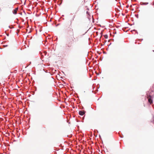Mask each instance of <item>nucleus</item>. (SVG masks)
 Segmentation results:
<instances>
[{"label":"nucleus","mask_w":154,"mask_h":154,"mask_svg":"<svg viewBox=\"0 0 154 154\" xmlns=\"http://www.w3.org/2000/svg\"><path fill=\"white\" fill-rule=\"evenodd\" d=\"M79 37H76L75 38L73 37H71L69 38L68 41V47H71L72 44L75 42H75L78 41Z\"/></svg>","instance_id":"nucleus-1"},{"label":"nucleus","mask_w":154,"mask_h":154,"mask_svg":"<svg viewBox=\"0 0 154 154\" xmlns=\"http://www.w3.org/2000/svg\"><path fill=\"white\" fill-rule=\"evenodd\" d=\"M152 96L148 94L147 95V98L148 99V102L150 104L152 103Z\"/></svg>","instance_id":"nucleus-2"},{"label":"nucleus","mask_w":154,"mask_h":154,"mask_svg":"<svg viewBox=\"0 0 154 154\" xmlns=\"http://www.w3.org/2000/svg\"><path fill=\"white\" fill-rule=\"evenodd\" d=\"M85 112L84 111H79V114L81 116H83L85 113Z\"/></svg>","instance_id":"nucleus-3"},{"label":"nucleus","mask_w":154,"mask_h":154,"mask_svg":"<svg viewBox=\"0 0 154 154\" xmlns=\"http://www.w3.org/2000/svg\"><path fill=\"white\" fill-rule=\"evenodd\" d=\"M18 10V8H16L13 11V13L14 14H16L17 13V11Z\"/></svg>","instance_id":"nucleus-4"},{"label":"nucleus","mask_w":154,"mask_h":154,"mask_svg":"<svg viewBox=\"0 0 154 154\" xmlns=\"http://www.w3.org/2000/svg\"><path fill=\"white\" fill-rule=\"evenodd\" d=\"M148 4V3L147 2H141V5H147Z\"/></svg>","instance_id":"nucleus-5"},{"label":"nucleus","mask_w":154,"mask_h":154,"mask_svg":"<svg viewBox=\"0 0 154 154\" xmlns=\"http://www.w3.org/2000/svg\"><path fill=\"white\" fill-rule=\"evenodd\" d=\"M85 3V0H83V1H82V2L81 3V5H84Z\"/></svg>","instance_id":"nucleus-6"},{"label":"nucleus","mask_w":154,"mask_h":154,"mask_svg":"<svg viewBox=\"0 0 154 154\" xmlns=\"http://www.w3.org/2000/svg\"><path fill=\"white\" fill-rule=\"evenodd\" d=\"M151 122L153 123H154V117H153L152 120L151 121Z\"/></svg>","instance_id":"nucleus-7"},{"label":"nucleus","mask_w":154,"mask_h":154,"mask_svg":"<svg viewBox=\"0 0 154 154\" xmlns=\"http://www.w3.org/2000/svg\"><path fill=\"white\" fill-rule=\"evenodd\" d=\"M107 37L108 36L107 35H104V37L105 38H107Z\"/></svg>","instance_id":"nucleus-8"},{"label":"nucleus","mask_w":154,"mask_h":154,"mask_svg":"<svg viewBox=\"0 0 154 154\" xmlns=\"http://www.w3.org/2000/svg\"><path fill=\"white\" fill-rule=\"evenodd\" d=\"M4 46L5 47H6L7 46V45H4Z\"/></svg>","instance_id":"nucleus-9"},{"label":"nucleus","mask_w":154,"mask_h":154,"mask_svg":"<svg viewBox=\"0 0 154 154\" xmlns=\"http://www.w3.org/2000/svg\"><path fill=\"white\" fill-rule=\"evenodd\" d=\"M0 11H1V9L0 8Z\"/></svg>","instance_id":"nucleus-10"}]
</instances>
